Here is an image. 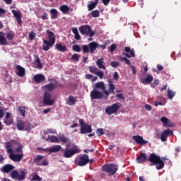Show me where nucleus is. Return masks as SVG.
I'll list each match as a JSON object with an SVG mask.
<instances>
[{
  "mask_svg": "<svg viewBox=\"0 0 181 181\" xmlns=\"http://www.w3.org/2000/svg\"><path fill=\"white\" fill-rule=\"evenodd\" d=\"M90 162V158H88V154H83L79 158L75 160V163L78 166H86L87 163Z\"/></svg>",
  "mask_w": 181,
  "mask_h": 181,
  "instance_id": "nucleus-9",
  "label": "nucleus"
},
{
  "mask_svg": "<svg viewBox=\"0 0 181 181\" xmlns=\"http://www.w3.org/2000/svg\"><path fill=\"white\" fill-rule=\"evenodd\" d=\"M96 134L98 136H103L104 135V129L99 128L96 130Z\"/></svg>",
  "mask_w": 181,
  "mask_h": 181,
  "instance_id": "nucleus-49",
  "label": "nucleus"
},
{
  "mask_svg": "<svg viewBox=\"0 0 181 181\" xmlns=\"http://www.w3.org/2000/svg\"><path fill=\"white\" fill-rule=\"evenodd\" d=\"M173 135V131L170 129H167L161 133L160 139L162 142H166L168 136H172Z\"/></svg>",
  "mask_w": 181,
  "mask_h": 181,
  "instance_id": "nucleus-13",
  "label": "nucleus"
},
{
  "mask_svg": "<svg viewBox=\"0 0 181 181\" xmlns=\"http://www.w3.org/2000/svg\"><path fill=\"white\" fill-rule=\"evenodd\" d=\"M35 63H36V68L39 69L40 70L43 69V65L42 64V62H40V58H39V56L35 55Z\"/></svg>",
  "mask_w": 181,
  "mask_h": 181,
  "instance_id": "nucleus-32",
  "label": "nucleus"
},
{
  "mask_svg": "<svg viewBox=\"0 0 181 181\" xmlns=\"http://www.w3.org/2000/svg\"><path fill=\"white\" fill-rule=\"evenodd\" d=\"M82 50L84 54L88 53V52H90V47H88V45H83Z\"/></svg>",
  "mask_w": 181,
  "mask_h": 181,
  "instance_id": "nucleus-52",
  "label": "nucleus"
},
{
  "mask_svg": "<svg viewBox=\"0 0 181 181\" xmlns=\"http://www.w3.org/2000/svg\"><path fill=\"white\" fill-rule=\"evenodd\" d=\"M30 40H35V37H36V33L33 31H31L28 35Z\"/></svg>",
  "mask_w": 181,
  "mask_h": 181,
  "instance_id": "nucleus-51",
  "label": "nucleus"
},
{
  "mask_svg": "<svg viewBox=\"0 0 181 181\" xmlns=\"http://www.w3.org/2000/svg\"><path fill=\"white\" fill-rule=\"evenodd\" d=\"M89 71L93 74H95L98 71V69L95 66H89Z\"/></svg>",
  "mask_w": 181,
  "mask_h": 181,
  "instance_id": "nucleus-48",
  "label": "nucleus"
},
{
  "mask_svg": "<svg viewBox=\"0 0 181 181\" xmlns=\"http://www.w3.org/2000/svg\"><path fill=\"white\" fill-rule=\"evenodd\" d=\"M102 169L103 172H105V173H108L110 176H114L118 170V165L115 163L105 164L102 167Z\"/></svg>",
  "mask_w": 181,
  "mask_h": 181,
  "instance_id": "nucleus-6",
  "label": "nucleus"
},
{
  "mask_svg": "<svg viewBox=\"0 0 181 181\" xmlns=\"http://www.w3.org/2000/svg\"><path fill=\"white\" fill-rule=\"evenodd\" d=\"M32 180L34 181H42V177H40L39 175H35L33 177Z\"/></svg>",
  "mask_w": 181,
  "mask_h": 181,
  "instance_id": "nucleus-55",
  "label": "nucleus"
},
{
  "mask_svg": "<svg viewBox=\"0 0 181 181\" xmlns=\"http://www.w3.org/2000/svg\"><path fill=\"white\" fill-rule=\"evenodd\" d=\"M17 129H18V131H23V129H25V121H22V120H18L17 122Z\"/></svg>",
  "mask_w": 181,
  "mask_h": 181,
  "instance_id": "nucleus-36",
  "label": "nucleus"
},
{
  "mask_svg": "<svg viewBox=\"0 0 181 181\" xmlns=\"http://www.w3.org/2000/svg\"><path fill=\"white\" fill-rule=\"evenodd\" d=\"M71 60H73L76 63L80 61V55L78 54H74L71 57Z\"/></svg>",
  "mask_w": 181,
  "mask_h": 181,
  "instance_id": "nucleus-42",
  "label": "nucleus"
},
{
  "mask_svg": "<svg viewBox=\"0 0 181 181\" xmlns=\"http://www.w3.org/2000/svg\"><path fill=\"white\" fill-rule=\"evenodd\" d=\"M90 15L93 18H98L100 16V11L94 10L91 12Z\"/></svg>",
  "mask_w": 181,
  "mask_h": 181,
  "instance_id": "nucleus-46",
  "label": "nucleus"
},
{
  "mask_svg": "<svg viewBox=\"0 0 181 181\" xmlns=\"http://www.w3.org/2000/svg\"><path fill=\"white\" fill-rule=\"evenodd\" d=\"M18 111L21 114V117H25L26 110L25 107L20 106L18 107Z\"/></svg>",
  "mask_w": 181,
  "mask_h": 181,
  "instance_id": "nucleus-44",
  "label": "nucleus"
},
{
  "mask_svg": "<svg viewBox=\"0 0 181 181\" xmlns=\"http://www.w3.org/2000/svg\"><path fill=\"white\" fill-rule=\"evenodd\" d=\"M95 75L101 79L103 78V77H104V72L101 71H98L97 73H95Z\"/></svg>",
  "mask_w": 181,
  "mask_h": 181,
  "instance_id": "nucleus-54",
  "label": "nucleus"
},
{
  "mask_svg": "<svg viewBox=\"0 0 181 181\" xmlns=\"http://www.w3.org/2000/svg\"><path fill=\"white\" fill-rule=\"evenodd\" d=\"M46 141H49V142H54L55 144H60V140L56 136H48Z\"/></svg>",
  "mask_w": 181,
  "mask_h": 181,
  "instance_id": "nucleus-29",
  "label": "nucleus"
},
{
  "mask_svg": "<svg viewBox=\"0 0 181 181\" xmlns=\"http://www.w3.org/2000/svg\"><path fill=\"white\" fill-rule=\"evenodd\" d=\"M144 107L147 110V111H151L152 110V106L151 105H145Z\"/></svg>",
  "mask_w": 181,
  "mask_h": 181,
  "instance_id": "nucleus-63",
  "label": "nucleus"
},
{
  "mask_svg": "<svg viewBox=\"0 0 181 181\" xmlns=\"http://www.w3.org/2000/svg\"><path fill=\"white\" fill-rule=\"evenodd\" d=\"M11 13H13L14 18H16L18 25L22 24V14L19 10H12Z\"/></svg>",
  "mask_w": 181,
  "mask_h": 181,
  "instance_id": "nucleus-16",
  "label": "nucleus"
},
{
  "mask_svg": "<svg viewBox=\"0 0 181 181\" xmlns=\"http://www.w3.org/2000/svg\"><path fill=\"white\" fill-rule=\"evenodd\" d=\"M124 52H123L124 56H126V57H128L129 59H131V57H135V50L134 49H131L130 47H125Z\"/></svg>",
  "mask_w": 181,
  "mask_h": 181,
  "instance_id": "nucleus-14",
  "label": "nucleus"
},
{
  "mask_svg": "<svg viewBox=\"0 0 181 181\" xmlns=\"http://www.w3.org/2000/svg\"><path fill=\"white\" fill-rule=\"evenodd\" d=\"M16 152L23 153V151H22V147L19 146L16 148Z\"/></svg>",
  "mask_w": 181,
  "mask_h": 181,
  "instance_id": "nucleus-60",
  "label": "nucleus"
},
{
  "mask_svg": "<svg viewBox=\"0 0 181 181\" xmlns=\"http://www.w3.org/2000/svg\"><path fill=\"white\" fill-rule=\"evenodd\" d=\"M5 145L7 153H9L11 160H13V162H21L23 159V153L13 154V149H12V143L11 141L6 142Z\"/></svg>",
  "mask_w": 181,
  "mask_h": 181,
  "instance_id": "nucleus-3",
  "label": "nucleus"
},
{
  "mask_svg": "<svg viewBox=\"0 0 181 181\" xmlns=\"http://www.w3.org/2000/svg\"><path fill=\"white\" fill-rule=\"evenodd\" d=\"M55 48L59 51L64 53L67 50L66 45H62L61 43H58L55 45Z\"/></svg>",
  "mask_w": 181,
  "mask_h": 181,
  "instance_id": "nucleus-30",
  "label": "nucleus"
},
{
  "mask_svg": "<svg viewBox=\"0 0 181 181\" xmlns=\"http://www.w3.org/2000/svg\"><path fill=\"white\" fill-rule=\"evenodd\" d=\"M45 156L37 155L35 158H33V162L35 163L37 166H47L49 165V162H47V160H44L42 163H40L42 159H44Z\"/></svg>",
  "mask_w": 181,
  "mask_h": 181,
  "instance_id": "nucleus-11",
  "label": "nucleus"
},
{
  "mask_svg": "<svg viewBox=\"0 0 181 181\" xmlns=\"http://www.w3.org/2000/svg\"><path fill=\"white\" fill-rule=\"evenodd\" d=\"M13 37H15V34L13 32L7 33L6 39L8 40H13Z\"/></svg>",
  "mask_w": 181,
  "mask_h": 181,
  "instance_id": "nucleus-45",
  "label": "nucleus"
},
{
  "mask_svg": "<svg viewBox=\"0 0 181 181\" xmlns=\"http://www.w3.org/2000/svg\"><path fill=\"white\" fill-rule=\"evenodd\" d=\"M88 47H89V52L90 53H94L95 50H97L98 47H100V45L95 42H92L88 44Z\"/></svg>",
  "mask_w": 181,
  "mask_h": 181,
  "instance_id": "nucleus-22",
  "label": "nucleus"
},
{
  "mask_svg": "<svg viewBox=\"0 0 181 181\" xmlns=\"http://www.w3.org/2000/svg\"><path fill=\"white\" fill-rule=\"evenodd\" d=\"M72 33H74V35H75L74 37L76 40H80L81 39V37L78 33V30L77 29V28H72Z\"/></svg>",
  "mask_w": 181,
  "mask_h": 181,
  "instance_id": "nucleus-37",
  "label": "nucleus"
},
{
  "mask_svg": "<svg viewBox=\"0 0 181 181\" xmlns=\"http://www.w3.org/2000/svg\"><path fill=\"white\" fill-rule=\"evenodd\" d=\"M76 101H77V100L76 99V98H74V96H73V95H71L68 98L66 104L68 105H76Z\"/></svg>",
  "mask_w": 181,
  "mask_h": 181,
  "instance_id": "nucleus-33",
  "label": "nucleus"
},
{
  "mask_svg": "<svg viewBox=\"0 0 181 181\" xmlns=\"http://www.w3.org/2000/svg\"><path fill=\"white\" fill-rule=\"evenodd\" d=\"M79 32L81 35H85V36H90V37H93L95 33L93 31L91 27L88 25H83L79 27Z\"/></svg>",
  "mask_w": 181,
  "mask_h": 181,
  "instance_id": "nucleus-7",
  "label": "nucleus"
},
{
  "mask_svg": "<svg viewBox=\"0 0 181 181\" xmlns=\"http://www.w3.org/2000/svg\"><path fill=\"white\" fill-rule=\"evenodd\" d=\"M119 108H121V103H115L108 106L105 109V112L107 115H112V114L118 112V111H119Z\"/></svg>",
  "mask_w": 181,
  "mask_h": 181,
  "instance_id": "nucleus-8",
  "label": "nucleus"
},
{
  "mask_svg": "<svg viewBox=\"0 0 181 181\" xmlns=\"http://www.w3.org/2000/svg\"><path fill=\"white\" fill-rule=\"evenodd\" d=\"M0 45L4 46H6V45H8V41L6 40L5 35H0Z\"/></svg>",
  "mask_w": 181,
  "mask_h": 181,
  "instance_id": "nucleus-39",
  "label": "nucleus"
},
{
  "mask_svg": "<svg viewBox=\"0 0 181 181\" xmlns=\"http://www.w3.org/2000/svg\"><path fill=\"white\" fill-rule=\"evenodd\" d=\"M115 49H117V45L116 44H112V45H110V47L109 49V52L110 53H112Z\"/></svg>",
  "mask_w": 181,
  "mask_h": 181,
  "instance_id": "nucleus-53",
  "label": "nucleus"
},
{
  "mask_svg": "<svg viewBox=\"0 0 181 181\" xmlns=\"http://www.w3.org/2000/svg\"><path fill=\"white\" fill-rule=\"evenodd\" d=\"M90 98L91 100H101L104 98V93L98 90L97 89H93L90 92Z\"/></svg>",
  "mask_w": 181,
  "mask_h": 181,
  "instance_id": "nucleus-12",
  "label": "nucleus"
},
{
  "mask_svg": "<svg viewBox=\"0 0 181 181\" xmlns=\"http://www.w3.org/2000/svg\"><path fill=\"white\" fill-rule=\"evenodd\" d=\"M86 124L84 123V120L83 119H79V125L81 127H84Z\"/></svg>",
  "mask_w": 181,
  "mask_h": 181,
  "instance_id": "nucleus-61",
  "label": "nucleus"
},
{
  "mask_svg": "<svg viewBox=\"0 0 181 181\" xmlns=\"http://www.w3.org/2000/svg\"><path fill=\"white\" fill-rule=\"evenodd\" d=\"M4 122L6 125H12L13 124V119L11 117V113L7 112L5 118L4 119Z\"/></svg>",
  "mask_w": 181,
  "mask_h": 181,
  "instance_id": "nucleus-21",
  "label": "nucleus"
},
{
  "mask_svg": "<svg viewBox=\"0 0 181 181\" xmlns=\"http://www.w3.org/2000/svg\"><path fill=\"white\" fill-rule=\"evenodd\" d=\"M59 11H61L62 13L66 14L70 11V8H69V6L64 4L60 6Z\"/></svg>",
  "mask_w": 181,
  "mask_h": 181,
  "instance_id": "nucleus-35",
  "label": "nucleus"
},
{
  "mask_svg": "<svg viewBox=\"0 0 181 181\" xmlns=\"http://www.w3.org/2000/svg\"><path fill=\"white\" fill-rule=\"evenodd\" d=\"M103 94H105V98H108V96L110 95V94H111V92H110V90H107L106 89L102 90Z\"/></svg>",
  "mask_w": 181,
  "mask_h": 181,
  "instance_id": "nucleus-57",
  "label": "nucleus"
},
{
  "mask_svg": "<svg viewBox=\"0 0 181 181\" xmlns=\"http://www.w3.org/2000/svg\"><path fill=\"white\" fill-rule=\"evenodd\" d=\"M113 80H115V81H118V80H119V75L118 74V72L114 73Z\"/></svg>",
  "mask_w": 181,
  "mask_h": 181,
  "instance_id": "nucleus-56",
  "label": "nucleus"
},
{
  "mask_svg": "<svg viewBox=\"0 0 181 181\" xmlns=\"http://www.w3.org/2000/svg\"><path fill=\"white\" fill-rule=\"evenodd\" d=\"M155 86H159V80L158 79H156L153 82V83L152 84V87H155Z\"/></svg>",
  "mask_w": 181,
  "mask_h": 181,
  "instance_id": "nucleus-64",
  "label": "nucleus"
},
{
  "mask_svg": "<svg viewBox=\"0 0 181 181\" xmlns=\"http://www.w3.org/2000/svg\"><path fill=\"white\" fill-rule=\"evenodd\" d=\"M167 95H168V98H169V100H172L173 98V97H175V95H176V93L170 89H168Z\"/></svg>",
  "mask_w": 181,
  "mask_h": 181,
  "instance_id": "nucleus-41",
  "label": "nucleus"
},
{
  "mask_svg": "<svg viewBox=\"0 0 181 181\" xmlns=\"http://www.w3.org/2000/svg\"><path fill=\"white\" fill-rule=\"evenodd\" d=\"M120 62H125V63L127 64V66H131V61L128 59H127V57H121L120 58Z\"/></svg>",
  "mask_w": 181,
  "mask_h": 181,
  "instance_id": "nucleus-50",
  "label": "nucleus"
},
{
  "mask_svg": "<svg viewBox=\"0 0 181 181\" xmlns=\"http://www.w3.org/2000/svg\"><path fill=\"white\" fill-rule=\"evenodd\" d=\"M161 122L163 124V127L165 128H172V124H170V121L169 119L166 118L165 117H162L160 119Z\"/></svg>",
  "mask_w": 181,
  "mask_h": 181,
  "instance_id": "nucleus-23",
  "label": "nucleus"
},
{
  "mask_svg": "<svg viewBox=\"0 0 181 181\" xmlns=\"http://www.w3.org/2000/svg\"><path fill=\"white\" fill-rule=\"evenodd\" d=\"M15 166L11 164H6L1 168V172L4 173H9V172L13 170Z\"/></svg>",
  "mask_w": 181,
  "mask_h": 181,
  "instance_id": "nucleus-19",
  "label": "nucleus"
},
{
  "mask_svg": "<svg viewBox=\"0 0 181 181\" xmlns=\"http://www.w3.org/2000/svg\"><path fill=\"white\" fill-rule=\"evenodd\" d=\"M91 132H93V129L90 124H86L81 127V134H91Z\"/></svg>",
  "mask_w": 181,
  "mask_h": 181,
  "instance_id": "nucleus-18",
  "label": "nucleus"
},
{
  "mask_svg": "<svg viewBox=\"0 0 181 181\" xmlns=\"http://www.w3.org/2000/svg\"><path fill=\"white\" fill-rule=\"evenodd\" d=\"M43 104L49 106L54 104V100L52 99V95L47 90L44 93Z\"/></svg>",
  "mask_w": 181,
  "mask_h": 181,
  "instance_id": "nucleus-10",
  "label": "nucleus"
},
{
  "mask_svg": "<svg viewBox=\"0 0 181 181\" xmlns=\"http://www.w3.org/2000/svg\"><path fill=\"white\" fill-rule=\"evenodd\" d=\"M11 177L14 180L22 181L25 180V177H26V171L25 170H14L11 172Z\"/></svg>",
  "mask_w": 181,
  "mask_h": 181,
  "instance_id": "nucleus-5",
  "label": "nucleus"
},
{
  "mask_svg": "<svg viewBox=\"0 0 181 181\" xmlns=\"http://www.w3.org/2000/svg\"><path fill=\"white\" fill-rule=\"evenodd\" d=\"M94 89L95 90H105V83H104L103 81L98 82L95 84V88Z\"/></svg>",
  "mask_w": 181,
  "mask_h": 181,
  "instance_id": "nucleus-27",
  "label": "nucleus"
},
{
  "mask_svg": "<svg viewBox=\"0 0 181 181\" xmlns=\"http://www.w3.org/2000/svg\"><path fill=\"white\" fill-rule=\"evenodd\" d=\"M110 66H112V67H114L115 69V68L118 67V66H119V62H112L110 64Z\"/></svg>",
  "mask_w": 181,
  "mask_h": 181,
  "instance_id": "nucleus-58",
  "label": "nucleus"
},
{
  "mask_svg": "<svg viewBox=\"0 0 181 181\" xmlns=\"http://www.w3.org/2000/svg\"><path fill=\"white\" fill-rule=\"evenodd\" d=\"M54 84L53 83H49V84H47V85H45V86H44V88L45 89V90H47V91H52L53 90H54Z\"/></svg>",
  "mask_w": 181,
  "mask_h": 181,
  "instance_id": "nucleus-40",
  "label": "nucleus"
},
{
  "mask_svg": "<svg viewBox=\"0 0 181 181\" xmlns=\"http://www.w3.org/2000/svg\"><path fill=\"white\" fill-rule=\"evenodd\" d=\"M59 142H62L63 144H67L69 142V138L63 134L59 136Z\"/></svg>",
  "mask_w": 181,
  "mask_h": 181,
  "instance_id": "nucleus-38",
  "label": "nucleus"
},
{
  "mask_svg": "<svg viewBox=\"0 0 181 181\" xmlns=\"http://www.w3.org/2000/svg\"><path fill=\"white\" fill-rule=\"evenodd\" d=\"M153 80V76L148 74L146 78L141 79V83L142 84H149V83H152Z\"/></svg>",
  "mask_w": 181,
  "mask_h": 181,
  "instance_id": "nucleus-24",
  "label": "nucleus"
},
{
  "mask_svg": "<svg viewBox=\"0 0 181 181\" xmlns=\"http://www.w3.org/2000/svg\"><path fill=\"white\" fill-rule=\"evenodd\" d=\"M62 149V146L60 145H56L53 147H51L48 149V151L51 153L59 152Z\"/></svg>",
  "mask_w": 181,
  "mask_h": 181,
  "instance_id": "nucleus-34",
  "label": "nucleus"
},
{
  "mask_svg": "<svg viewBox=\"0 0 181 181\" xmlns=\"http://www.w3.org/2000/svg\"><path fill=\"white\" fill-rule=\"evenodd\" d=\"M70 148V144H67L66 146V149L64 151V158H71L74 156L76 153H79L80 152V148L74 144L72 145L71 149Z\"/></svg>",
  "mask_w": 181,
  "mask_h": 181,
  "instance_id": "nucleus-4",
  "label": "nucleus"
},
{
  "mask_svg": "<svg viewBox=\"0 0 181 181\" xmlns=\"http://www.w3.org/2000/svg\"><path fill=\"white\" fill-rule=\"evenodd\" d=\"M41 19L42 21H46L47 20V13H44V14L42 16H41Z\"/></svg>",
  "mask_w": 181,
  "mask_h": 181,
  "instance_id": "nucleus-59",
  "label": "nucleus"
},
{
  "mask_svg": "<svg viewBox=\"0 0 181 181\" xmlns=\"http://www.w3.org/2000/svg\"><path fill=\"white\" fill-rule=\"evenodd\" d=\"M96 64L98 69H102L103 70H105V66H104V58L98 59L96 61Z\"/></svg>",
  "mask_w": 181,
  "mask_h": 181,
  "instance_id": "nucleus-28",
  "label": "nucleus"
},
{
  "mask_svg": "<svg viewBox=\"0 0 181 181\" xmlns=\"http://www.w3.org/2000/svg\"><path fill=\"white\" fill-rule=\"evenodd\" d=\"M98 5L97 3L92 2L91 4L88 5V11H93Z\"/></svg>",
  "mask_w": 181,
  "mask_h": 181,
  "instance_id": "nucleus-47",
  "label": "nucleus"
},
{
  "mask_svg": "<svg viewBox=\"0 0 181 181\" xmlns=\"http://www.w3.org/2000/svg\"><path fill=\"white\" fill-rule=\"evenodd\" d=\"M72 50L77 53H80V52H81V47L78 45H74L72 46Z\"/></svg>",
  "mask_w": 181,
  "mask_h": 181,
  "instance_id": "nucleus-43",
  "label": "nucleus"
},
{
  "mask_svg": "<svg viewBox=\"0 0 181 181\" xmlns=\"http://www.w3.org/2000/svg\"><path fill=\"white\" fill-rule=\"evenodd\" d=\"M148 162H151L150 166H156L157 170H160L165 168V162L155 153H151L149 156Z\"/></svg>",
  "mask_w": 181,
  "mask_h": 181,
  "instance_id": "nucleus-1",
  "label": "nucleus"
},
{
  "mask_svg": "<svg viewBox=\"0 0 181 181\" xmlns=\"http://www.w3.org/2000/svg\"><path fill=\"white\" fill-rule=\"evenodd\" d=\"M46 32L48 35L49 41L46 40H42V49L45 52H47L50 49V47H53V45L56 43V36H54V33L49 31V30H47Z\"/></svg>",
  "mask_w": 181,
  "mask_h": 181,
  "instance_id": "nucleus-2",
  "label": "nucleus"
},
{
  "mask_svg": "<svg viewBox=\"0 0 181 181\" xmlns=\"http://www.w3.org/2000/svg\"><path fill=\"white\" fill-rule=\"evenodd\" d=\"M108 88L110 94H115V85H114V83L111 79L108 80Z\"/></svg>",
  "mask_w": 181,
  "mask_h": 181,
  "instance_id": "nucleus-26",
  "label": "nucleus"
},
{
  "mask_svg": "<svg viewBox=\"0 0 181 181\" xmlns=\"http://www.w3.org/2000/svg\"><path fill=\"white\" fill-rule=\"evenodd\" d=\"M132 139L135 141L136 144L138 145H146V144H148V141L144 140V137L139 135L133 136Z\"/></svg>",
  "mask_w": 181,
  "mask_h": 181,
  "instance_id": "nucleus-15",
  "label": "nucleus"
},
{
  "mask_svg": "<svg viewBox=\"0 0 181 181\" xmlns=\"http://www.w3.org/2000/svg\"><path fill=\"white\" fill-rule=\"evenodd\" d=\"M16 74L18 77H25V74H26L25 68L22 67L20 65L16 66Z\"/></svg>",
  "mask_w": 181,
  "mask_h": 181,
  "instance_id": "nucleus-20",
  "label": "nucleus"
},
{
  "mask_svg": "<svg viewBox=\"0 0 181 181\" xmlns=\"http://www.w3.org/2000/svg\"><path fill=\"white\" fill-rule=\"evenodd\" d=\"M33 80L36 84H39L40 83H43V81L46 80V76L42 74H37L33 76Z\"/></svg>",
  "mask_w": 181,
  "mask_h": 181,
  "instance_id": "nucleus-17",
  "label": "nucleus"
},
{
  "mask_svg": "<svg viewBox=\"0 0 181 181\" xmlns=\"http://www.w3.org/2000/svg\"><path fill=\"white\" fill-rule=\"evenodd\" d=\"M103 5H105V6H107V5H108V4H110V2L111 1V0H101Z\"/></svg>",
  "mask_w": 181,
  "mask_h": 181,
  "instance_id": "nucleus-62",
  "label": "nucleus"
},
{
  "mask_svg": "<svg viewBox=\"0 0 181 181\" xmlns=\"http://www.w3.org/2000/svg\"><path fill=\"white\" fill-rule=\"evenodd\" d=\"M49 13L51 14V19H57L59 18V11L56 8H52L49 11Z\"/></svg>",
  "mask_w": 181,
  "mask_h": 181,
  "instance_id": "nucleus-31",
  "label": "nucleus"
},
{
  "mask_svg": "<svg viewBox=\"0 0 181 181\" xmlns=\"http://www.w3.org/2000/svg\"><path fill=\"white\" fill-rule=\"evenodd\" d=\"M136 162L137 163H144L146 162V154L141 153V155L136 158Z\"/></svg>",
  "mask_w": 181,
  "mask_h": 181,
  "instance_id": "nucleus-25",
  "label": "nucleus"
}]
</instances>
